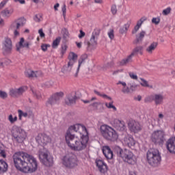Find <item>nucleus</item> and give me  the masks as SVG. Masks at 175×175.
Wrapping results in <instances>:
<instances>
[{"label":"nucleus","mask_w":175,"mask_h":175,"mask_svg":"<svg viewBox=\"0 0 175 175\" xmlns=\"http://www.w3.org/2000/svg\"><path fill=\"white\" fill-rule=\"evenodd\" d=\"M70 131H73L79 135H73L71 132L67 131L65 135L66 142L72 151H83L87 148L90 137L88 131L84 125L77 124L69 128Z\"/></svg>","instance_id":"1"},{"label":"nucleus","mask_w":175,"mask_h":175,"mask_svg":"<svg viewBox=\"0 0 175 175\" xmlns=\"http://www.w3.org/2000/svg\"><path fill=\"white\" fill-rule=\"evenodd\" d=\"M12 159L16 169L22 173H35L38 170V160L27 152H16Z\"/></svg>","instance_id":"2"},{"label":"nucleus","mask_w":175,"mask_h":175,"mask_svg":"<svg viewBox=\"0 0 175 175\" xmlns=\"http://www.w3.org/2000/svg\"><path fill=\"white\" fill-rule=\"evenodd\" d=\"M115 152L119 159H122L124 162H126L130 165H135L136 163V156L130 150L126 149H122L120 147H117L115 149Z\"/></svg>","instance_id":"3"},{"label":"nucleus","mask_w":175,"mask_h":175,"mask_svg":"<svg viewBox=\"0 0 175 175\" xmlns=\"http://www.w3.org/2000/svg\"><path fill=\"white\" fill-rule=\"evenodd\" d=\"M100 132L103 137L106 139V140L116 142V140L118 139V134L117 133V131H116L113 127L107 124L101 125L100 127Z\"/></svg>","instance_id":"4"},{"label":"nucleus","mask_w":175,"mask_h":175,"mask_svg":"<svg viewBox=\"0 0 175 175\" xmlns=\"http://www.w3.org/2000/svg\"><path fill=\"white\" fill-rule=\"evenodd\" d=\"M161 159L159 150L157 149H150L146 153V161L150 166H159Z\"/></svg>","instance_id":"5"},{"label":"nucleus","mask_w":175,"mask_h":175,"mask_svg":"<svg viewBox=\"0 0 175 175\" xmlns=\"http://www.w3.org/2000/svg\"><path fill=\"white\" fill-rule=\"evenodd\" d=\"M11 135L13 140L17 143H24L25 139H27L28 137V133H27V131L18 126H14L12 128Z\"/></svg>","instance_id":"6"},{"label":"nucleus","mask_w":175,"mask_h":175,"mask_svg":"<svg viewBox=\"0 0 175 175\" xmlns=\"http://www.w3.org/2000/svg\"><path fill=\"white\" fill-rule=\"evenodd\" d=\"M62 165L67 169H74V167L79 166V160L76 155L70 153L63 157Z\"/></svg>","instance_id":"7"},{"label":"nucleus","mask_w":175,"mask_h":175,"mask_svg":"<svg viewBox=\"0 0 175 175\" xmlns=\"http://www.w3.org/2000/svg\"><path fill=\"white\" fill-rule=\"evenodd\" d=\"M25 23H27V21L24 18H20L12 22L10 25L9 30L14 32V38L20 36V31L18 29H20L21 27H24V25H25Z\"/></svg>","instance_id":"8"},{"label":"nucleus","mask_w":175,"mask_h":175,"mask_svg":"<svg viewBox=\"0 0 175 175\" xmlns=\"http://www.w3.org/2000/svg\"><path fill=\"white\" fill-rule=\"evenodd\" d=\"M39 159L45 166H51L53 165V157L50 152L46 150H40L38 154Z\"/></svg>","instance_id":"9"},{"label":"nucleus","mask_w":175,"mask_h":175,"mask_svg":"<svg viewBox=\"0 0 175 175\" xmlns=\"http://www.w3.org/2000/svg\"><path fill=\"white\" fill-rule=\"evenodd\" d=\"M77 58H79V55L75 53V52L69 53L68 56V62L67 66H64L62 70L63 73H68V72H70L72 70V68H73V65L76 64Z\"/></svg>","instance_id":"10"},{"label":"nucleus","mask_w":175,"mask_h":175,"mask_svg":"<svg viewBox=\"0 0 175 175\" xmlns=\"http://www.w3.org/2000/svg\"><path fill=\"white\" fill-rule=\"evenodd\" d=\"M165 137V132L161 130H157L152 133L150 135L151 141L154 143V144H159L163 142V138Z\"/></svg>","instance_id":"11"},{"label":"nucleus","mask_w":175,"mask_h":175,"mask_svg":"<svg viewBox=\"0 0 175 175\" xmlns=\"http://www.w3.org/2000/svg\"><path fill=\"white\" fill-rule=\"evenodd\" d=\"M154 101L156 106H159L163 104V100H165V96L162 94H152L145 99V102H152Z\"/></svg>","instance_id":"12"},{"label":"nucleus","mask_w":175,"mask_h":175,"mask_svg":"<svg viewBox=\"0 0 175 175\" xmlns=\"http://www.w3.org/2000/svg\"><path fill=\"white\" fill-rule=\"evenodd\" d=\"M2 51L4 54H10L13 51V42L10 38H4L2 42Z\"/></svg>","instance_id":"13"},{"label":"nucleus","mask_w":175,"mask_h":175,"mask_svg":"<svg viewBox=\"0 0 175 175\" xmlns=\"http://www.w3.org/2000/svg\"><path fill=\"white\" fill-rule=\"evenodd\" d=\"M31 42L25 40L24 38H21L19 42L16 44V50L18 53L23 54L24 53V49H29Z\"/></svg>","instance_id":"14"},{"label":"nucleus","mask_w":175,"mask_h":175,"mask_svg":"<svg viewBox=\"0 0 175 175\" xmlns=\"http://www.w3.org/2000/svg\"><path fill=\"white\" fill-rule=\"evenodd\" d=\"M36 140L40 146H42V147H45L47 144H50L51 143V137L46 134H38L36 137Z\"/></svg>","instance_id":"15"},{"label":"nucleus","mask_w":175,"mask_h":175,"mask_svg":"<svg viewBox=\"0 0 175 175\" xmlns=\"http://www.w3.org/2000/svg\"><path fill=\"white\" fill-rule=\"evenodd\" d=\"M129 128L131 131V132H134V133H137V132H140L142 130V125L139 122L131 120L129 122Z\"/></svg>","instance_id":"16"},{"label":"nucleus","mask_w":175,"mask_h":175,"mask_svg":"<svg viewBox=\"0 0 175 175\" xmlns=\"http://www.w3.org/2000/svg\"><path fill=\"white\" fill-rule=\"evenodd\" d=\"M166 148L170 154H175V137L168 139L165 144Z\"/></svg>","instance_id":"17"},{"label":"nucleus","mask_w":175,"mask_h":175,"mask_svg":"<svg viewBox=\"0 0 175 175\" xmlns=\"http://www.w3.org/2000/svg\"><path fill=\"white\" fill-rule=\"evenodd\" d=\"M98 38H99V33H96V31L93 32L88 42V47H96L98 45Z\"/></svg>","instance_id":"18"},{"label":"nucleus","mask_w":175,"mask_h":175,"mask_svg":"<svg viewBox=\"0 0 175 175\" xmlns=\"http://www.w3.org/2000/svg\"><path fill=\"white\" fill-rule=\"evenodd\" d=\"M123 143L125 144V146H128L129 148L133 149L135 148L136 141H135L133 137H131L130 135H127L124 137Z\"/></svg>","instance_id":"19"},{"label":"nucleus","mask_w":175,"mask_h":175,"mask_svg":"<svg viewBox=\"0 0 175 175\" xmlns=\"http://www.w3.org/2000/svg\"><path fill=\"white\" fill-rule=\"evenodd\" d=\"M102 151L107 159H113V151L108 146H104L102 147Z\"/></svg>","instance_id":"20"},{"label":"nucleus","mask_w":175,"mask_h":175,"mask_svg":"<svg viewBox=\"0 0 175 175\" xmlns=\"http://www.w3.org/2000/svg\"><path fill=\"white\" fill-rule=\"evenodd\" d=\"M96 163V166L100 173L105 174L106 172H107V165L103 160H97Z\"/></svg>","instance_id":"21"},{"label":"nucleus","mask_w":175,"mask_h":175,"mask_svg":"<svg viewBox=\"0 0 175 175\" xmlns=\"http://www.w3.org/2000/svg\"><path fill=\"white\" fill-rule=\"evenodd\" d=\"M113 126H115L118 131H125V122L122 120L115 119Z\"/></svg>","instance_id":"22"},{"label":"nucleus","mask_w":175,"mask_h":175,"mask_svg":"<svg viewBox=\"0 0 175 175\" xmlns=\"http://www.w3.org/2000/svg\"><path fill=\"white\" fill-rule=\"evenodd\" d=\"M25 75L26 77H39V76H42V72L40 71H36L31 69H27L25 72Z\"/></svg>","instance_id":"23"},{"label":"nucleus","mask_w":175,"mask_h":175,"mask_svg":"<svg viewBox=\"0 0 175 175\" xmlns=\"http://www.w3.org/2000/svg\"><path fill=\"white\" fill-rule=\"evenodd\" d=\"M131 23L132 21L129 20L122 27L120 28L119 33H120V35H125V33H127L128 29H129V27H131Z\"/></svg>","instance_id":"24"},{"label":"nucleus","mask_w":175,"mask_h":175,"mask_svg":"<svg viewBox=\"0 0 175 175\" xmlns=\"http://www.w3.org/2000/svg\"><path fill=\"white\" fill-rule=\"evenodd\" d=\"M8 167L9 165H8V163H6V161L3 159H0V174L6 173V172H8Z\"/></svg>","instance_id":"25"},{"label":"nucleus","mask_w":175,"mask_h":175,"mask_svg":"<svg viewBox=\"0 0 175 175\" xmlns=\"http://www.w3.org/2000/svg\"><path fill=\"white\" fill-rule=\"evenodd\" d=\"M14 13V8H5L1 11V14L3 16V17H10L12 14Z\"/></svg>","instance_id":"26"},{"label":"nucleus","mask_w":175,"mask_h":175,"mask_svg":"<svg viewBox=\"0 0 175 175\" xmlns=\"http://www.w3.org/2000/svg\"><path fill=\"white\" fill-rule=\"evenodd\" d=\"M157 47H158V42H152L146 48V53L148 54H152Z\"/></svg>","instance_id":"27"},{"label":"nucleus","mask_w":175,"mask_h":175,"mask_svg":"<svg viewBox=\"0 0 175 175\" xmlns=\"http://www.w3.org/2000/svg\"><path fill=\"white\" fill-rule=\"evenodd\" d=\"M85 61V57H84V56H81L78 61V68L77 69V72L74 75L75 77H77V76H79V71L80 70V67L81 66V64H84Z\"/></svg>","instance_id":"28"},{"label":"nucleus","mask_w":175,"mask_h":175,"mask_svg":"<svg viewBox=\"0 0 175 175\" xmlns=\"http://www.w3.org/2000/svg\"><path fill=\"white\" fill-rule=\"evenodd\" d=\"M139 80L141 81L139 82V84L140 85H142V87H145L146 88H154L152 85H150V83H148V81H147V80L143 78H140Z\"/></svg>","instance_id":"29"},{"label":"nucleus","mask_w":175,"mask_h":175,"mask_svg":"<svg viewBox=\"0 0 175 175\" xmlns=\"http://www.w3.org/2000/svg\"><path fill=\"white\" fill-rule=\"evenodd\" d=\"M49 105L51 106H55V105H59V102L52 96L46 102V106H49Z\"/></svg>","instance_id":"30"},{"label":"nucleus","mask_w":175,"mask_h":175,"mask_svg":"<svg viewBox=\"0 0 175 175\" xmlns=\"http://www.w3.org/2000/svg\"><path fill=\"white\" fill-rule=\"evenodd\" d=\"M94 92L96 95H97L98 96H101V98H103L104 99H107V100H111V97L103 94V93H100V92H98L96 90H94Z\"/></svg>","instance_id":"31"},{"label":"nucleus","mask_w":175,"mask_h":175,"mask_svg":"<svg viewBox=\"0 0 175 175\" xmlns=\"http://www.w3.org/2000/svg\"><path fill=\"white\" fill-rule=\"evenodd\" d=\"M133 55H131L130 56H129L127 58L122 59L120 62V65H122V66H124V65H127V64H129L131 62H132V56Z\"/></svg>","instance_id":"32"},{"label":"nucleus","mask_w":175,"mask_h":175,"mask_svg":"<svg viewBox=\"0 0 175 175\" xmlns=\"http://www.w3.org/2000/svg\"><path fill=\"white\" fill-rule=\"evenodd\" d=\"M142 24H143L142 18L137 21V23L135 26L134 29L132 31V33H136V32H137V31H139V29H140V27H142Z\"/></svg>","instance_id":"33"},{"label":"nucleus","mask_w":175,"mask_h":175,"mask_svg":"<svg viewBox=\"0 0 175 175\" xmlns=\"http://www.w3.org/2000/svg\"><path fill=\"white\" fill-rule=\"evenodd\" d=\"M76 102V98L74 96H68L66 99V105H72Z\"/></svg>","instance_id":"34"},{"label":"nucleus","mask_w":175,"mask_h":175,"mask_svg":"<svg viewBox=\"0 0 175 175\" xmlns=\"http://www.w3.org/2000/svg\"><path fill=\"white\" fill-rule=\"evenodd\" d=\"M8 120L10 124H14L15 122H17V116H13L12 114H10L8 116Z\"/></svg>","instance_id":"35"},{"label":"nucleus","mask_w":175,"mask_h":175,"mask_svg":"<svg viewBox=\"0 0 175 175\" xmlns=\"http://www.w3.org/2000/svg\"><path fill=\"white\" fill-rule=\"evenodd\" d=\"M59 43H61V37H57L55 40H53L52 47L53 49H57L58 46H59Z\"/></svg>","instance_id":"36"},{"label":"nucleus","mask_w":175,"mask_h":175,"mask_svg":"<svg viewBox=\"0 0 175 175\" xmlns=\"http://www.w3.org/2000/svg\"><path fill=\"white\" fill-rule=\"evenodd\" d=\"M10 96H12V98H17L18 96V93L17 91V88H12L10 90Z\"/></svg>","instance_id":"37"},{"label":"nucleus","mask_w":175,"mask_h":175,"mask_svg":"<svg viewBox=\"0 0 175 175\" xmlns=\"http://www.w3.org/2000/svg\"><path fill=\"white\" fill-rule=\"evenodd\" d=\"M18 91V96H20L21 95H23L28 88L26 86H22L21 88H16Z\"/></svg>","instance_id":"38"},{"label":"nucleus","mask_w":175,"mask_h":175,"mask_svg":"<svg viewBox=\"0 0 175 175\" xmlns=\"http://www.w3.org/2000/svg\"><path fill=\"white\" fill-rule=\"evenodd\" d=\"M52 96H53L57 102H59V99H61V98H62V96H64V92H60L55 93V94H53Z\"/></svg>","instance_id":"39"},{"label":"nucleus","mask_w":175,"mask_h":175,"mask_svg":"<svg viewBox=\"0 0 175 175\" xmlns=\"http://www.w3.org/2000/svg\"><path fill=\"white\" fill-rule=\"evenodd\" d=\"M33 20L36 23H40L43 21V15H42V14H38L35 15Z\"/></svg>","instance_id":"40"},{"label":"nucleus","mask_w":175,"mask_h":175,"mask_svg":"<svg viewBox=\"0 0 175 175\" xmlns=\"http://www.w3.org/2000/svg\"><path fill=\"white\" fill-rule=\"evenodd\" d=\"M18 113L19 120H22L23 117H25V118L28 117V113L27 112H24L21 109L18 110Z\"/></svg>","instance_id":"41"},{"label":"nucleus","mask_w":175,"mask_h":175,"mask_svg":"<svg viewBox=\"0 0 175 175\" xmlns=\"http://www.w3.org/2000/svg\"><path fill=\"white\" fill-rule=\"evenodd\" d=\"M32 92L33 94V96L37 98V99H42V92L38 90H32Z\"/></svg>","instance_id":"42"},{"label":"nucleus","mask_w":175,"mask_h":175,"mask_svg":"<svg viewBox=\"0 0 175 175\" xmlns=\"http://www.w3.org/2000/svg\"><path fill=\"white\" fill-rule=\"evenodd\" d=\"M111 12L113 16H116L117 14L118 10H117V5H116V4H113L111 6Z\"/></svg>","instance_id":"43"},{"label":"nucleus","mask_w":175,"mask_h":175,"mask_svg":"<svg viewBox=\"0 0 175 175\" xmlns=\"http://www.w3.org/2000/svg\"><path fill=\"white\" fill-rule=\"evenodd\" d=\"M172 12V8L167 7V8L164 9L162 12L163 16H167L170 14Z\"/></svg>","instance_id":"44"},{"label":"nucleus","mask_w":175,"mask_h":175,"mask_svg":"<svg viewBox=\"0 0 175 175\" xmlns=\"http://www.w3.org/2000/svg\"><path fill=\"white\" fill-rule=\"evenodd\" d=\"M144 36H146V31H142L137 37V42L142 40Z\"/></svg>","instance_id":"45"},{"label":"nucleus","mask_w":175,"mask_h":175,"mask_svg":"<svg viewBox=\"0 0 175 175\" xmlns=\"http://www.w3.org/2000/svg\"><path fill=\"white\" fill-rule=\"evenodd\" d=\"M105 106L106 107H107V109H113V110H114L115 111L117 110L116 106L113 105V102H110L109 103H105Z\"/></svg>","instance_id":"46"},{"label":"nucleus","mask_w":175,"mask_h":175,"mask_svg":"<svg viewBox=\"0 0 175 175\" xmlns=\"http://www.w3.org/2000/svg\"><path fill=\"white\" fill-rule=\"evenodd\" d=\"M8 95V93L5 91L0 90V98L1 99H6Z\"/></svg>","instance_id":"47"},{"label":"nucleus","mask_w":175,"mask_h":175,"mask_svg":"<svg viewBox=\"0 0 175 175\" xmlns=\"http://www.w3.org/2000/svg\"><path fill=\"white\" fill-rule=\"evenodd\" d=\"M67 50H68V45H66L65 44L62 45V47H61V54H62V55H64V54H66Z\"/></svg>","instance_id":"48"},{"label":"nucleus","mask_w":175,"mask_h":175,"mask_svg":"<svg viewBox=\"0 0 175 175\" xmlns=\"http://www.w3.org/2000/svg\"><path fill=\"white\" fill-rule=\"evenodd\" d=\"M152 24H155V25H158V24L161 23V18L160 17L152 18Z\"/></svg>","instance_id":"49"},{"label":"nucleus","mask_w":175,"mask_h":175,"mask_svg":"<svg viewBox=\"0 0 175 175\" xmlns=\"http://www.w3.org/2000/svg\"><path fill=\"white\" fill-rule=\"evenodd\" d=\"M108 36L109 38V39H111V40H113V39H114V30L111 29H109V31H108Z\"/></svg>","instance_id":"50"},{"label":"nucleus","mask_w":175,"mask_h":175,"mask_svg":"<svg viewBox=\"0 0 175 175\" xmlns=\"http://www.w3.org/2000/svg\"><path fill=\"white\" fill-rule=\"evenodd\" d=\"M129 76L133 80H137V75L135 74V72H129Z\"/></svg>","instance_id":"51"},{"label":"nucleus","mask_w":175,"mask_h":175,"mask_svg":"<svg viewBox=\"0 0 175 175\" xmlns=\"http://www.w3.org/2000/svg\"><path fill=\"white\" fill-rule=\"evenodd\" d=\"M122 92H123V94H131V89H129V88L126 87V85L123 87L122 90Z\"/></svg>","instance_id":"52"},{"label":"nucleus","mask_w":175,"mask_h":175,"mask_svg":"<svg viewBox=\"0 0 175 175\" xmlns=\"http://www.w3.org/2000/svg\"><path fill=\"white\" fill-rule=\"evenodd\" d=\"M143 46H137L134 49V53H139V54L143 53Z\"/></svg>","instance_id":"53"},{"label":"nucleus","mask_w":175,"mask_h":175,"mask_svg":"<svg viewBox=\"0 0 175 175\" xmlns=\"http://www.w3.org/2000/svg\"><path fill=\"white\" fill-rule=\"evenodd\" d=\"M9 1L8 0H3L1 3H0V10L1 9H3V8H5V6H6V3H8Z\"/></svg>","instance_id":"54"},{"label":"nucleus","mask_w":175,"mask_h":175,"mask_svg":"<svg viewBox=\"0 0 175 175\" xmlns=\"http://www.w3.org/2000/svg\"><path fill=\"white\" fill-rule=\"evenodd\" d=\"M38 33L40 35V38L42 39H44V38H46V34H44V32H43V29H40L38 30Z\"/></svg>","instance_id":"55"},{"label":"nucleus","mask_w":175,"mask_h":175,"mask_svg":"<svg viewBox=\"0 0 175 175\" xmlns=\"http://www.w3.org/2000/svg\"><path fill=\"white\" fill-rule=\"evenodd\" d=\"M49 47H50V45L47 44H42L41 45V50H42V51H47V49H49Z\"/></svg>","instance_id":"56"},{"label":"nucleus","mask_w":175,"mask_h":175,"mask_svg":"<svg viewBox=\"0 0 175 175\" xmlns=\"http://www.w3.org/2000/svg\"><path fill=\"white\" fill-rule=\"evenodd\" d=\"M96 97H92L91 99L89 100H83V103H91V102H94V100H96Z\"/></svg>","instance_id":"57"},{"label":"nucleus","mask_w":175,"mask_h":175,"mask_svg":"<svg viewBox=\"0 0 175 175\" xmlns=\"http://www.w3.org/2000/svg\"><path fill=\"white\" fill-rule=\"evenodd\" d=\"M8 62H10V60H5V62H3V60L0 59V68L3 66L5 64L8 65Z\"/></svg>","instance_id":"58"},{"label":"nucleus","mask_w":175,"mask_h":175,"mask_svg":"<svg viewBox=\"0 0 175 175\" xmlns=\"http://www.w3.org/2000/svg\"><path fill=\"white\" fill-rule=\"evenodd\" d=\"M62 12L63 13L64 17L66 16V5H64L63 7L62 8Z\"/></svg>","instance_id":"59"},{"label":"nucleus","mask_w":175,"mask_h":175,"mask_svg":"<svg viewBox=\"0 0 175 175\" xmlns=\"http://www.w3.org/2000/svg\"><path fill=\"white\" fill-rule=\"evenodd\" d=\"M85 36V33L83 31V30H80V34L78 36V38L79 39H81L82 38H84Z\"/></svg>","instance_id":"60"},{"label":"nucleus","mask_w":175,"mask_h":175,"mask_svg":"<svg viewBox=\"0 0 175 175\" xmlns=\"http://www.w3.org/2000/svg\"><path fill=\"white\" fill-rule=\"evenodd\" d=\"M0 154L3 157V158L6 157V154L5 153V151L2 150V148L0 147Z\"/></svg>","instance_id":"61"},{"label":"nucleus","mask_w":175,"mask_h":175,"mask_svg":"<svg viewBox=\"0 0 175 175\" xmlns=\"http://www.w3.org/2000/svg\"><path fill=\"white\" fill-rule=\"evenodd\" d=\"M14 1L17 3L19 2L21 5H24L25 3V0H14Z\"/></svg>","instance_id":"62"},{"label":"nucleus","mask_w":175,"mask_h":175,"mask_svg":"<svg viewBox=\"0 0 175 175\" xmlns=\"http://www.w3.org/2000/svg\"><path fill=\"white\" fill-rule=\"evenodd\" d=\"M3 25H5V21L0 15V27H3Z\"/></svg>","instance_id":"63"},{"label":"nucleus","mask_w":175,"mask_h":175,"mask_svg":"<svg viewBox=\"0 0 175 175\" xmlns=\"http://www.w3.org/2000/svg\"><path fill=\"white\" fill-rule=\"evenodd\" d=\"M27 114L28 118H33V113L32 111L27 112Z\"/></svg>","instance_id":"64"}]
</instances>
